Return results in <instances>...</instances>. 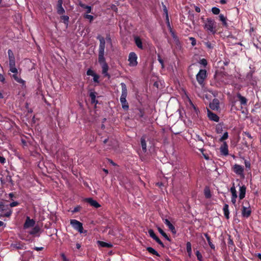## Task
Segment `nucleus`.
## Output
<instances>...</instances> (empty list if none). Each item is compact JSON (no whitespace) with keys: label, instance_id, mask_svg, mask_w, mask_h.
<instances>
[{"label":"nucleus","instance_id":"1","mask_svg":"<svg viewBox=\"0 0 261 261\" xmlns=\"http://www.w3.org/2000/svg\"><path fill=\"white\" fill-rule=\"evenodd\" d=\"M97 39L99 40L100 43L98 50V63L102 68V73L105 76L110 77V75L108 73L109 66L106 61L105 55V40L103 37L98 36Z\"/></svg>","mask_w":261,"mask_h":261},{"label":"nucleus","instance_id":"2","mask_svg":"<svg viewBox=\"0 0 261 261\" xmlns=\"http://www.w3.org/2000/svg\"><path fill=\"white\" fill-rule=\"evenodd\" d=\"M206 21L203 26L204 29L213 34H215L216 33V21L212 18H207Z\"/></svg>","mask_w":261,"mask_h":261},{"label":"nucleus","instance_id":"3","mask_svg":"<svg viewBox=\"0 0 261 261\" xmlns=\"http://www.w3.org/2000/svg\"><path fill=\"white\" fill-rule=\"evenodd\" d=\"M206 77V70L205 69H200L196 75V80L201 87L204 86V80Z\"/></svg>","mask_w":261,"mask_h":261},{"label":"nucleus","instance_id":"4","mask_svg":"<svg viewBox=\"0 0 261 261\" xmlns=\"http://www.w3.org/2000/svg\"><path fill=\"white\" fill-rule=\"evenodd\" d=\"M70 224L73 228L77 230L80 233H87V230H84L83 224L75 219H71L70 221Z\"/></svg>","mask_w":261,"mask_h":261},{"label":"nucleus","instance_id":"5","mask_svg":"<svg viewBox=\"0 0 261 261\" xmlns=\"http://www.w3.org/2000/svg\"><path fill=\"white\" fill-rule=\"evenodd\" d=\"M137 56L134 52H130L128 55V61L129 62V66L130 67H135L138 65Z\"/></svg>","mask_w":261,"mask_h":261},{"label":"nucleus","instance_id":"6","mask_svg":"<svg viewBox=\"0 0 261 261\" xmlns=\"http://www.w3.org/2000/svg\"><path fill=\"white\" fill-rule=\"evenodd\" d=\"M164 11H165V12H166V13L167 14V20L168 22V26H169V27L170 29V33H171L172 37H173L176 45L177 46H180V41L179 40V39H178V37L175 35L174 32L171 29V27H170V24H169V19H168V14H167V10L165 6H164Z\"/></svg>","mask_w":261,"mask_h":261},{"label":"nucleus","instance_id":"7","mask_svg":"<svg viewBox=\"0 0 261 261\" xmlns=\"http://www.w3.org/2000/svg\"><path fill=\"white\" fill-rule=\"evenodd\" d=\"M253 72L250 71L246 76V80L252 86H254L257 85L256 79L253 76Z\"/></svg>","mask_w":261,"mask_h":261},{"label":"nucleus","instance_id":"8","mask_svg":"<svg viewBox=\"0 0 261 261\" xmlns=\"http://www.w3.org/2000/svg\"><path fill=\"white\" fill-rule=\"evenodd\" d=\"M35 224V221L31 219L30 217L27 216L23 224V228L27 229L30 227H34Z\"/></svg>","mask_w":261,"mask_h":261},{"label":"nucleus","instance_id":"9","mask_svg":"<svg viewBox=\"0 0 261 261\" xmlns=\"http://www.w3.org/2000/svg\"><path fill=\"white\" fill-rule=\"evenodd\" d=\"M220 150L221 154L224 156L228 155V146L226 142H223L220 147Z\"/></svg>","mask_w":261,"mask_h":261},{"label":"nucleus","instance_id":"10","mask_svg":"<svg viewBox=\"0 0 261 261\" xmlns=\"http://www.w3.org/2000/svg\"><path fill=\"white\" fill-rule=\"evenodd\" d=\"M232 169L233 172L237 174L240 175H243L244 168L243 166L238 164H235L233 166Z\"/></svg>","mask_w":261,"mask_h":261},{"label":"nucleus","instance_id":"11","mask_svg":"<svg viewBox=\"0 0 261 261\" xmlns=\"http://www.w3.org/2000/svg\"><path fill=\"white\" fill-rule=\"evenodd\" d=\"M230 191L231 193L232 196H231V202L233 205H236V199L237 198V191L234 185V184H233V186L230 188Z\"/></svg>","mask_w":261,"mask_h":261},{"label":"nucleus","instance_id":"12","mask_svg":"<svg viewBox=\"0 0 261 261\" xmlns=\"http://www.w3.org/2000/svg\"><path fill=\"white\" fill-rule=\"evenodd\" d=\"M85 201L88 202L91 206L94 207L95 208H99L101 205L98 203V202L94 200L92 198H87L85 199Z\"/></svg>","mask_w":261,"mask_h":261},{"label":"nucleus","instance_id":"13","mask_svg":"<svg viewBox=\"0 0 261 261\" xmlns=\"http://www.w3.org/2000/svg\"><path fill=\"white\" fill-rule=\"evenodd\" d=\"M207 116L210 120L218 122L219 121V117L215 113L210 110L207 111Z\"/></svg>","mask_w":261,"mask_h":261},{"label":"nucleus","instance_id":"14","mask_svg":"<svg viewBox=\"0 0 261 261\" xmlns=\"http://www.w3.org/2000/svg\"><path fill=\"white\" fill-rule=\"evenodd\" d=\"M63 3V0H58V1L57 5V11L58 14L59 15H62L65 12V10L62 6Z\"/></svg>","mask_w":261,"mask_h":261},{"label":"nucleus","instance_id":"15","mask_svg":"<svg viewBox=\"0 0 261 261\" xmlns=\"http://www.w3.org/2000/svg\"><path fill=\"white\" fill-rule=\"evenodd\" d=\"M121 95L120 100L122 99H126L127 95V90L126 85L124 83H121Z\"/></svg>","mask_w":261,"mask_h":261},{"label":"nucleus","instance_id":"16","mask_svg":"<svg viewBox=\"0 0 261 261\" xmlns=\"http://www.w3.org/2000/svg\"><path fill=\"white\" fill-rule=\"evenodd\" d=\"M219 100L217 98H214L210 103V107L213 110H218L219 109Z\"/></svg>","mask_w":261,"mask_h":261},{"label":"nucleus","instance_id":"17","mask_svg":"<svg viewBox=\"0 0 261 261\" xmlns=\"http://www.w3.org/2000/svg\"><path fill=\"white\" fill-rule=\"evenodd\" d=\"M251 213V210L250 207H246L245 206H242V215L243 217L245 218H248Z\"/></svg>","mask_w":261,"mask_h":261},{"label":"nucleus","instance_id":"18","mask_svg":"<svg viewBox=\"0 0 261 261\" xmlns=\"http://www.w3.org/2000/svg\"><path fill=\"white\" fill-rule=\"evenodd\" d=\"M163 221L164 223L168 226L172 233L173 234H175L176 233V230L174 225L170 222V221L167 219H164Z\"/></svg>","mask_w":261,"mask_h":261},{"label":"nucleus","instance_id":"19","mask_svg":"<svg viewBox=\"0 0 261 261\" xmlns=\"http://www.w3.org/2000/svg\"><path fill=\"white\" fill-rule=\"evenodd\" d=\"M8 54L9 59V66L15 65V58L13 51L11 49L8 50Z\"/></svg>","mask_w":261,"mask_h":261},{"label":"nucleus","instance_id":"20","mask_svg":"<svg viewBox=\"0 0 261 261\" xmlns=\"http://www.w3.org/2000/svg\"><path fill=\"white\" fill-rule=\"evenodd\" d=\"M146 137L143 136L141 138V145L143 152L145 153L147 151V145L146 142Z\"/></svg>","mask_w":261,"mask_h":261},{"label":"nucleus","instance_id":"21","mask_svg":"<svg viewBox=\"0 0 261 261\" xmlns=\"http://www.w3.org/2000/svg\"><path fill=\"white\" fill-rule=\"evenodd\" d=\"M246 188L244 185L242 186V187H240L239 190L240 193L239 196L240 200L243 199L245 197L246 194Z\"/></svg>","mask_w":261,"mask_h":261},{"label":"nucleus","instance_id":"22","mask_svg":"<svg viewBox=\"0 0 261 261\" xmlns=\"http://www.w3.org/2000/svg\"><path fill=\"white\" fill-rule=\"evenodd\" d=\"M24 243H22L21 242H17L15 243L12 244L11 246L14 248H16L17 249H22L24 248Z\"/></svg>","mask_w":261,"mask_h":261},{"label":"nucleus","instance_id":"23","mask_svg":"<svg viewBox=\"0 0 261 261\" xmlns=\"http://www.w3.org/2000/svg\"><path fill=\"white\" fill-rule=\"evenodd\" d=\"M237 97L238 98L241 105H246L247 102V99L244 96H242L240 93L237 94Z\"/></svg>","mask_w":261,"mask_h":261},{"label":"nucleus","instance_id":"24","mask_svg":"<svg viewBox=\"0 0 261 261\" xmlns=\"http://www.w3.org/2000/svg\"><path fill=\"white\" fill-rule=\"evenodd\" d=\"M12 77L18 83L21 84L22 86L25 85V81L21 79L20 77H19L17 75V73H14L12 75Z\"/></svg>","mask_w":261,"mask_h":261},{"label":"nucleus","instance_id":"25","mask_svg":"<svg viewBox=\"0 0 261 261\" xmlns=\"http://www.w3.org/2000/svg\"><path fill=\"white\" fill-rule=\"evenodd\" d=\"M135 42L137 46L140 49H143L142 42L141 38L139 37H135Z\"/></svg>","mask_w":261,"mask_h":261},{"label":"nucleus","instance_id":"26","mask_svg":"<svg viewBox=\"0 0 261 261\" xmlns=\"http://www.w3.org/2000/svg\"><path fill=\"white\" fill-rule=\"evenodd\" d=\"M203 44L206 46V47L208 49V50H211V51L214 48V47L215 45V42H211L208 41H203Z\"/></svg>","mask_w":261,"mask_h":261},{"label":"nucleus","instance_id":"27","mask_svg":"<svg viewBox=\"0 0 261 261\" xmlns=\"http://www.w3.org/2000/svg\"><path fill=\"white\" fill-rule=\"evenodd\" d=\"M204 195L206 199H209L212 197V194L210 189L208 187L206 186L204 189Z\"/></svg>","mask_w":261,"mask_h":261},{"label":"nucleus","instance_id":"28","mask_svg":"<svg viewBox=\"0 0 261 261\" xmlns=\"http://www.w3.org/2000/svg\"><path fill=\"white\" fill-rule=\"evenodd\" d=\"M228 207H229L228 205L227 204H225L223 206V208L224 216L227 219H228L229 218V212Z\"/></svg>","mask_w":261,"mask_h":261},{"label":"nucleus","instance_id":"29","mask_svg":"<svg viewBox=\"0 0 261 261\" xmlns=\"http://www.w3.org/2000/svg\"><path fill=\"white\" fill-rule=\"evenodd\" d=\"M204 235L206 238V240L211 248L214 250L215 249V246L212 243L210 236L206 233H204Z\"/></svg>","mask_w":261,"mask_h":261},{"label":"nucleus","instance_id":"30","mask_svg":"<svg viewBox=\"0 0 261 261\" xmlns=\"http://www.w3.org/2000/svg\"><path fill=\"white\" fill-rule=\"evenodd\" d=\"M96 93L95 92H91L89 94L92 103L97 104L98 103V101L96 100Z\"/></svg>","mask_w":261,"mask_h":261},{"label":"nucleus","instance_id":"31","mask_svg":"<svg viewBox=\"0 0 261 261\" xmlns=\"http://www.w3.org/2000/svg\"><path fill=\"white\" fill-rule=\"evenodd\" d=\"M40 231V228L38 226H35L33 227L32 230L29 232V234L31 235H36Z\"/></svg>","mask_w":261,"mask_h":261},{"label":"nucleus","instance_id":"32","mask_svg":"<svg viewBox=\"0 0 261 261\" xmlns=\"http://www.w3.org/2000/svg\"><path fill=\"white\" fill-rule=\"evenodd\" d=\"M97 244L102 247L111 248L112 245L103 241H98Z\"/></svg>","mask_w":261,"mask_h":261},{"label":"nucleus","instance_id":"33","mask_svg":"<svg viewBox=\"0 0 261 261\" xmlns=\"http://www.w3.org/2000/svg\"><path fill=\"white\" fill-rule=\"evenodd\" d=\"M146 250L151 254L155 255L157 256H160V254L155 249L151 247H147Z\"/></svg>","mask_w":261,"mask_h":261},{"label":"nucleus","instance_id":"34","mask_svg":"<svg viewBox=\"0 0 261 261\" xmlns=\"http://www.w3.org/2000/svg\"><path fill=\"white\" fill-rule=\"evenodd\" d=\"M219 19L222 22V25L224 27H227V23L226 21V17L222 14H220L219 16Z\"/></svg>","mask_w":261,"mask_h":261},{"label":"nucleus","instance_id":"35","mask_svg":"<svg viewBox=\"0 0 261 261\" xmlns=\"http://www.w3.org/2000/svg\"><path fill=\"white\" fill-rule=\"evenodd\" d=\"M120 102L121 103L122 108H123V109H124L125 110H127L129 108V106H128V104L126 101V99H122L121 100H120Z\"/></svg>","mask_w":261,"mask_h":261},{"label":"nucleus","instance_id":"36","mask_svg":"<svg viewBox=\"0 0 261 261\" xmlns=\"http://www.w3.org/2000/svg\"><path fill=\"white\" fill-rule=\"evenodd\" d=\"M80 6L85 9H86V13L87 14H88V13H90L91 12V10H92V7L91 6H88V5H86L84 4H82V3H80Z\"/></svg>","mask_w":261,"mask_h":261},{"label":"nucleus","instance_id":"37","mask_svg":"<svg viewBox=\"0 0 261 261\" xmlns=\"http://www.w3.org/2000/svg\"><path fill=\"white\" fill-rule=\"evenodd\" d=\"M186 249L188 253V255L190 257L192 254V247L191 244L190 242H188L186 243Z\"/></svg>","mask_w":261,"mask_h":261},{"label":"nucleus","instance_id":"38","mask_svg":"<svg viewBox=\"0 0 261 261\" xmlns=\"http://www.w3.org/2000/svg\"><path fill=\"white\" fill-rule=\"evenodd\" d=\"M158 230L159 232L168 241H170L171 240L170 238L167 236V234L163 231V230L160 227H158Z\"/></svg>","mask_w":261,"mask_h":261},{"label":"nucleus","instance_id":"39","mask_svg":"<svg viewBox=\"0 0 261 261\" xmlns=\"http://www.w3.org/2000/svg\"><path fill=\"white\" fill-rule=\"evenodd\" d=\"M228 138V133L226 132L224 133L223 136L219 139V141L223 142H225L224 140H226Z\"/></svg>","mask_w":261,"mask_h":261},{"label":"nucleus","instance_id":"40","mask_svg":"<svg viewBox=\"0 0 261 261\" xmlns=\"http://www.w3.org/2000/svg\"><path fill=\"white\" fill-rule=\"evenodd\" d=\"M61 19L63 20L64 24L68 25L69 19V16L67 15H63L61 16Z\"/></svg>","mask_w":261,"mask_h":261},{"label":"nucleus","instance_id":"41","mask_svg":"<svg viewBox=\"0 0 261 261\" xmlns=\"http://www.w3.org/2000/svg\"><path fill=\"white\" fill-rule=\"evenodd\" d=\"M10 69L9 70L13 73H17L18 70L15 67V65H10L9 66Z\"/></svg>","mask_w":261,"mask_h":261},{"label":"nucleus","instance_id":"42","mask_svg":"<svg viewBox=\"0 0 261 261\" xmlns=\"http://www.w3.org/2000/svg\"><path fill=\"white\" fill-rule=\"evenodd\" d=\"M195 254L197 256L198 261H203V257L199 251L197 250L195 252Z\"/></svg>","mask_w":261,"mask_h":261},{"label":"nucleus","instance_id":"43","mask_svg":"<svg viewBox=\"0 0 261 261\" xmlns=\"http://www.w3.org/2000/svg\"><path fill=\"white\" fill-rule=\"evenodd\" d=\"M153 239L155 240L159 244H160L162 247H165L164 244L161 241V240L156 236H155L154 237H153Z\"/></svg>","mask_w":261,"mask_h":261},{"label":"nucleus","instance_id":"44","mask_svg":"<svg viewBox=\"0 0 261 261\" xmlns=\"http://www.w3.org/2000/svg\"><path fill=\"white\" fill-rule=\"evenodd\" d=\"M228 245L229 248H232L233 247H234V244L233 243V240L230 238V237L229 236V239L228 240Z\"/></svg>","mask_w":261,"mask_h":261},{"label":"nucleus","instance_id":"45","mask_svg":"<svg viewBox=\"0 0 261 261\" xmlns=\"http://www.w3.org/2000/svg\"><path fill=\"white\" fill-rule=\"evenodd\" d=\"M93 82L95 83L99 84V75L96 73L93 75Z\"/></svg>","mask_w":261,"mask_h":261},{"label":"nucleus","instance_id":"46","mask_svg":"<svg viewBox=\"0 0 261 261\" xmlns=\"http://www.w3.org/2000/svg\"><path fill=\"white\" fill-rule=\"evenodd\" d=\"M212 12L214 14L217 15L220 13V10L218 8L213 7L212 9Z\"/></svg>","mask_w":261,"mask_h":261},{"label":"nucleus","instance_id":"47","mask_svg":"<svg viewBox=\"0 0 261 261\" xmlns=\"http://www.w3.org/2000/svg\"><path fill=\"white\" fill-rule=\"evenodd\" d=\"M84 17L86 19H88L90 20V22H92L94 19V17L91 15L86 14L84 15Z\"/></svg>","mask_w":261,"mask_h":261},{"label":"nucleus","instance_id":"48","mask_svg":"<svg viewBox=\"0 0 261 261\" xmlns=\"http://www.w3.org/2000/svg\"><path fill=\"white\" fill-rule=\"evenodd\" d=\"M199 63L204 67H205L207 64V62L205 59L203 58L200 60Z\"/></svg>","mask_w":261,"mask_h":261},{"label":"nucleus","instance_id":"49","mask_svg":"<svg viewBox=\"0 0 261 261\" xmlns=\"http://www.w3.org/2000/svg\"><path fill=\"white\" fill-rule=\"evenodd\" d=\"M12 211L11 210H10L9 211L7 212V213H6L5 214H1L0 215V218H1V217H9L11 214H12Z\"/></svg>","mask_w":261,"mask_h":261},{"label":"nucleus","instance_id":"50","mask_svg":"<svg viewBox=\"0 0 261 261\" xmlns=\"http://www.w3.org/2000/svg\"><path fill=\"white\" fill-rule=\"evenodd\" d=\"M81 206H80V205H77L76 206V207H75L73 210L71 211V212L72 213H77V212H79L81 211Z\"/></svg>","mask_w":261,"mask_h":261},{"label":"nucleus","instance_id":"51","mask_svg":"<svg viewBox=\"0 0 261 261\" xmlns=\"http://www.w3.org/2000/svg\"><path fill=\"white\" fill-rule=\"evenodd\" d=\"M158 60L159 61V63L161 64L162 68L164 67V61L161 58L160 55L158 56Z\"/></svg>","mask_w":261,"mask_h":261},{"label":"nucleus","instance_id":"52","mask_svg":"<svg viewBox=\"0 0 261 261\" xmlns=\"http://www.w3.org/2000/svg\"><path fill=\"white\" fill-rule=\"evenodd\" d=\"M148 233L150 237L152 239L156 236V234L154 233L153 230L152 229H150L148 230Z\"/></svg>","mask_w":261,"mask_h":261},{"label":"nucleus","instance_id":"53","mask_svg":"<svg viewBox=\"0 0 261 261\" xmlns=\"http://www.w3.org/2000/svg\"><path fill=\"white\" fill-rule=\"evenodd\" d=\"M95 73L94 72V71L93 70H92L91 69H89L87 71V75H91V76H93V75L95 74Z\"/></svg>","mask_w":261,"mask_h":261},{"label":"nucleus","instance_id":"54","mask_svg":"<svg viewBox=\"0 0 261 261\" xmlns=\"http://www.w3.org/2000/svg\"><path fill=\"white\" fill-rule=\"evenodd\" d=\"M190 40L191 41V44L193 46H195L196 44V40L194 37H190Z\"/></svg>","mask_w":261,"mask_h":261},{"label":"nucleus","instance_id":"55","mask_svg":"<svg viewBox=\"0 0 261 261\" xmlns=\"http://www.w3.org/2000/svg\"><path fill=\"white\" fill-rule=\"evenodd\" d=\"M243 135H245L246 136H247L248 138H249L250 139H252L253 138V137L251 136L250 133L248 132H243Z\"/></svg>","mask_w":261,"mask_h":261},{"label":"nucleus","instance_id":"56","mask_svg":"<svg viewBox=\"0 0 261 261\" xmlns=\"http://www.w3.org/2000/svg\"><path fill=\"white\" fill-rule=\"evenodd\" d=\"M19 205V203L17 201H13L10 203V206L11 207L16 206Z\"/></svg>","mask_w":261,"mask_h":261},{"label":"nucleus","instance_id":"57","mask_svg":"<svg viewBox=\"0 0 261 261\" xmlns=\"http://www.w3.org/2000/svg\"><path fill=\"white\" fill-rule=\"evenodd\" d=\"M245 165L246 168H250L251 164L249 161L245 160Z\"/></svg>","mask_w":261,"mask_h":261},{"label":"nucleus","instance_id":"58","mask_svg":"<svg viewBox=\"0 0 261 261\" xmlns=\"http://www.w3.org/2000/svg\"><path fill=\"white\" fill-rule=\"evenodd\" d=\"M0 82L4 83L5 82V78L4 75L0 73Z\"/></svg>","mask_w":261,"mask_h":261},{"label":"nucleus","instance_id":"59","mask_svg":"<svg viewBox=\"0 0 261 261\" xmlns=\"http://www.w3.org/2000/svg\"><path fill=\"white\" fill-rule=\"evenodd\" d=\"M6 162V159L4 156H0V163L4 164Z\"/></svg>","mask_w":261,"mask_h":261},{"label":"nucleus","instance_id":"60","mask_svg":"<svg viewBox=\"0 0 261 261\" xmlns=\"http://www.w3.org/2000/svg\"><path fill=\"white\" fill-rule=\"evenodd\" d=\"M230 62V60L228 59H225L223 62V64L225 66H227Z\"/></svg>","mask_w":261,"mask_h":261},{"label":"nucleus","instance_id":"61","mask_svg":"<svg viewBox=\"0 0 261 261\" xmlns=\"http://www.w3.org/2000/svg\"><path fill=\"white\" fill-rule=\"evenodd\" d=\"M220 124H218L216 127V131L217 133H220L222 131V128L221 129L219 128Z\"/></svg>","mask_w":261,"mask_h":261},{"label":"nucleus","instance_id":"62","mask_svg":"<svg viewBox=\"0 0 261 261\" xmlns=\"http://www.w3.org/2000/svg\"><path fill=\"white\" fill-rule=\"evenodd\" d=\"M196 138H197V139L199 141H201L202 143H204V141L203 140V139L201 137H200L199 135H197L196 136Z\"/></svg>","mask_w":261,"mask_h":261},{"label":"nucleus","instance_id":"63","mask_svg":"<svg viewBox=\"0 0 261 261\" xmlns=\"http://www.w3.org/2000/svg\"><path fill=\"white\" fill-rule=\"evenodd\" d=\"M34 249L36 250V251H41L43 249V247H35L34 248Z\"/></svg>","mask_w":261,"mask_h":261},{"label":"nucleus","instance_id":"64","mask_svg":"<svg viewBox=\"0 0 261 261\" xmlns=\"http://www.w3.org/2000/svg\"><path fill=\"white\" fill-rule=\"evenodd\" d=\"M195 10L196 12L199 13L200 12V8L197 6H195Z\"/></svg>","mask_w":261,"mask_h":261}]
</instances>
